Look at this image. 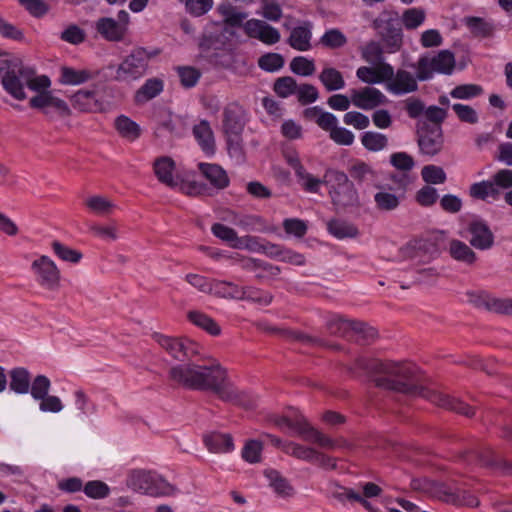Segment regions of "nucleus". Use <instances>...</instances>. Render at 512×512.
<instances>
[{
  "mask_svg": "<svg viewBox=\"0 0 512 512\" xmlns=\"http://www.w3.org/2000/svg\"><path fill=\"white\" fill-rule=\"evenodd\" d=\"M114 128L121 138L129 142H135L142 134L140 125L124 114L116 117Z\"/></svg>",
  "mask_w": 512,
  "mask_h": 512,
  "instance_id": "a878e982",
  "label": "nucleus"
},
{
  "mask_svg": "<svg viewBox=\"0 0 512 512\" xmlns=\"http://www.w3.org/2000/svg\"><path fill=\"white\" fill-rule=\"evenodd\" d=\"M129 23V13L125 10H120L116 18H99L95 23V29L103 39L110 42H120L127 35Z\"/></svg>",
  "mask_w": 512,
  "mask_h": 512,
  "instance_id": "423d86ee",
  "label": "nucleus"
},
{
  "mask_svg": "<svg viewBox=\"0 0 512 512\" xmlns=\"http://www.w3.org/2000/svg\"><path fill=\"white\" fill-rule=\"evenodd\" d=\"M51 388V381L45 375H37L32 382H30L29 392L34 400L45 398L49 394Z\"/></svg>",
  "mask_w": 512,
  "mask_h": 512,
  "instance_id": "09e8293b",
  "label": "nucleus"
},
{
  "mask_svg": "<svg viewBox=\"0 0 512 512\" xmlns=\"http://www.w3.org/2000/svg\"><path fill=\"white\" fill-rule=\"evenodd\" d=\"M426 19V13L421 8L406 9L401 17V22L405 29L415 30L419 28Z\"/></svg>",
  "mask_w": 512,
  "mask_h": 512,
  "instance_id": "a18cd8bd",
  "label": "nucleus"
},
{
  "mask_svg": "<svg viewBox=\"0 0 512 512\" xmlns=\"http://www.w3.org/2000/svg\"><path fill=\"white\" fill-rule=\"evenodd\" d=\"M298 181L303 187V189L310 193H317L320 189L321 184L324 183V179H319L309 172L306 169H303L297 175Z\"/></svg>",
  "mask_w": 512,
  "mask_h": 512,
  "instance_id": "338daca9",
  "label": "nucleus"
},
{
  "mask_svg": "<svg viewBox=\"0 0 512 512\" xmlns=\"http://www.w3.org/2000/svg\"><path fill=\"white\" fill-rule=\"evenodd\" d=\"M311 30L312 24L310 22H304L303 24L293 28L288 39L289 45L298 51L310 50L312 38Z\"/></svg>",
  "mask_w": 512,
  "mask_h": 512,
  "instance_id": "b1692460",
  "label": "nucleus"
},
{
  "mask_svg": "<svg viewBox=\"0 0 512 512\" xmlns=\"http://www.w3.org/2000/svg\"><path fill=\"white\" fill-rule=\"evenodd\" d=\"M352 104L362 110H372L388 103V98L379 89L365 86L350 90Z\"/></svg>",
  "mask_w": 512,
  "mask_h": 512,
  "instance_id": "ddd939ff",
  "label": "nucleus"
},
{
  "mask_svg": "<svg viewBox=\"0 0 512 512\" xmlns=\"http://www.w3.org/2000/svg\"><path fill=\"white\" fill-rule=\"evenodd\" d=\"M35 92L37 95L30 99V107L40 109L46 115L57 114L62 117L70 115L71 111L67 103L54 96L51 91H48V89Z\"/></svg>",
  "mask_w": 512,
  "mask_h": 512,
  "instance_id": "9d476101",
  "label": "nucleus"
},
{
  "mask_svg": "<svg viewBox=\"0 0 512 512\" xmlns=\"http://www.w3.org/2000/svg\"><path fill=\"white\" fill-rule=\"evenodd\" d=\"M204 443L213 453H228L234 449L232 437L228 434L211 433L204 437Z\"/></svg>",
  "mask_w": 512,
  "mask_h": 512,
  "instance_id": "7c9ffc66",
  "label": "nucleus"
},
{
  "mask_svg": "<svg viewBox=\"0 0 512 512\" xmlns=\"http://www.w3.org/2000/svg\"><path fill=\"white\" fill-rule=\"evenodd\" d=\"M188 319L195 326L205 330L213 336H218L221 333V328L214 319L200 311H190L188 313Z\"/></svg>",
  "mask_w": 512,
  "mask_h": 512,
  "instance_id": "58836bf2",
  "label": "nucleus"
},
{
  "mask_svg": "<svg viewBox=\"0 0 512 512\" xmlns=\"http://www.w3.org/2000/svg\"><path fill=\"white\" fill-rule=\"evenodd\" d=\"M175 163L167 156L157 158L154 162V172L158 180L171 187L176 188L179 185L177 178L174 177Z\"/></svg>",
  "mask_w": 512,
  "mask_h": 512,
  "instance_id": "5701e85b",
  "label": "nucleus"
},
{
  "mask_svg": "<svg viewBox=\"0 0 512 512\" xmlns=\"http://www.w3.org/2000/svg\"><path fill=\"white\" fill-rule=\"evenodd\" d=\"M242 288L233 282L214 280L211 295L224 299L243 300Z\"/></svg>",
  "mask_w": 512,
  "mask_h": 512,
  "instance_id": "72a5a7b5",
  "label": "nucleus"
},
{
  "mask_svg": "<svg viewBox=\"0 0 512 512\" xmlns=\"http://www.w3.org/2000/svg\"><path fill=\"white\" fill-rule=\"evenodd\" d=\"M391 179L398 183L399 192L392 191L391 189H385L383 187L380 188V190L374 195V201L376 207L381 211H392L398 208L406 187L411 183V180L407 175H393Z\"/></svg>",
  "mask_w": 512,
  "mask_h": 512,
  "instance_id": "6e6552de",
  "label": "nucleus"
},
{
  "mask_svg": "<svg viewBox=\"0 0 512 512\" xmlns=\"http://www.w3.org/2000/svg\"><path fill=\"white\" fill-rule=\"evenodd\" d=\"M37 282L44 288L54 290L60 282V271L48 256H41L32 262Z\"/></svg>",
  "mask_w": 512,
  "mask_h": 512,
  "instance_id": "9b49d317",
  "label": "nucleus"
},
{
  "mask_svg": "<svg viewBox=\"0 0 512 512\" xmlns=\"http://www.w3.org/2000/svg\"><path fill=\"white\" fill-rule=\"evenodd\" d=\"M273 422L279 429L288 432L291 435L303 436L308 426L304 416L295 409H291L283 416L276 417Z\"/></svg>",
  "mask_w": 512,
  "mask_h": 512,
  "instance_id": "aec40b11",
  "label": "nucleus"
},
{
  "mask_svg": "<svg viewBox=\"0 0 512 512\" xmlns=\"http://www.w3.org/2000/svg\"><path fill=\"white\" fill-rule=\"evenodd\" d=\"M265 476L268 479L270 486L278 495L287 497L293 494L292 486L280 475L278 471L266 470Z\"/></svg>",
  "mask_w": 512,
  "mask_h": 512,
  "instance_id": "79ce46f5",
  "label": "nucleus"
},
{
  "mask_svg": "<svg viewBox=\"0 0 512 512\" xmlns=\"http://www.w3.org/2000/svg\"><path fill=\"white\" fill-rule=\"evenodd\" d=\"M244 127V110L237 103L228 104L223 112V129L225 134H241Z\"/></svg>",
  "mask_w": 512,
  "mask_h": 512,
  "instance_id": "412c9836",
  "label": "nucleus"
},
{
  "mask_svg": "<svg viewBox=\"0 0 512 512\" xmlns=\"http://www.w3.org/2000/svg\"><path fill=\"white\" fill-rule=\"evenodd\" d=\"M1 83L4 90L14 99L22 101L27 98L25 88L32 91L48 89L51 86L49 77L36 76L30 69L8 68L1 75Z\"/></svg>",
  "mask_w": 512,
  "mask_h": 512,
  "instance_id": "7ed1b4c3",
  "label": "nucleus"
},
{
  "mask_svg": "<svg viewBox=\"0 0 512 512\" xmlns=\"http://www.w3.org/2000/svg\"><path fill=\"white\" fill-rule=\"evenodd\" d=\"M385 53L383 47L375 41L366 44L361 51L362 58L369 64L376 65L384 63L383 54Z\"/></svg>",
  "mask_w": 512,
  "mask_h": 512,
  "instance_id": "864d4df0",
  "label": "nucleus"
},
{
  "mask_svg": "<svg viewBox=\"0 0 512 512\" xmlns=\"http://www.w3.org/2000/svg\"><path fill=\"white\" fill-rule=\"evenodd\" d=\"M238 261H240L242 268L249 271L262 269L272 276H276L280 273L279 267L273 266L255 258L239 257Z\"/></svg>",
  "mask_w": 512,
  "mask_h": 512,
  "instance_id": "bf43d9fd",
  "label": "nucleus"
},
{
  "mask_svg": "<svg viewBox=\"0 0 512 512\" xmlns=\"http://www.w3.org/2000/svg\"><path fill=\"white\" fill-rule=\"evenodd\" d=\"M302 438L305 441L317 444L321 448L324 449H337V448H343L347 446L346 441L344 440H336L332 439L331 437L323 434L322 432L318 431L317 429L313 428L308 424Z\"/></svg>",
  "mask_w": 512,
  "mask_h": 512,
  "instance_id": "bb28decb",
  "label": "nucleus"
},
{
  "mask_svg": "<svg viewBox=\"0 0 512 512\" xmlns=\"http://www.w3.org/2000/svg\"><path fill=\"white\" fill-rule=\"evenodd\" d=\"M89 231L104 241H115L118 239V227L115 223L106 225L94 223L89 226Z\"/></svg>",
  "mask_w": 512,
  "mask_h": 512,
  "instance_id": "5fc2aeb1",
  "label": "nucleus"
},
{
  "mask_svg": "<svg viewBox=\"0 0 512 512\" xmlns=\"http://www.w3.org/2000/svg\"><path fill=\"white\" fill-rule=\"evenodd\" d=\"M309 113L316 118V124L323 130L328 131L329 134L338 125V119L334 114L322 111L318 107H313L309 110Z\"/></svg>",
  "mask_w": 512,
  "mask_h": 512,
  "instance_id": "8fccbe9b",
  "label": "nucleus"
},
{
  "mask_svg": "<svg viewBox=\"0 0 512 512\" xmlns=\"http://www.w3.org/2000/svg\"><path fill=\"white\" fill-rule=\"evenodd\" d=\"M392 75V66L389 63H380L373 67L361 66L356 71L357 78L369 85L385 83Z\"/></svg>",
  "mask_w": 512,
  "mask_h": 512,
  "instance_id": "6ab92c4d",
  "label": "nucleus"
},
{
  "mask_svg": "<svg viewBox=\"0 0 512 512\" xmlns=\"http://www.w3.org/2000/svg\"><path fill=\"white\" fill-rule=\"evenodd\" d=\"M302 438L305 441L317 444L321 448L324 449H337V448H343L347 446L346 441L344 440H336L332 439L331 437L323 434L322 432L318 431L317 429L313 428L308 424Z\"/></svg>",
  "mask_w": 512,
  "mask_h": 512,
  "instance_id": "cd10ccee",
  "label": "nucleus"
},
{
  "mask_svg": "<svg viewBox=\"0 0 512 512\" xmlns=\"http://www.w3.org/2000/svg\"><path fill=\"white\" fill-rule=\"evenodd\" d=\"M169 378L186 388L210 390L224 401L245 404L243 394L228 379L225 368L218 362L211 365L177 364L170 368Z\"/></svg>",
  "mask_w": 512,
  "mask_h": 512,
  "instance_id": "f257e3e1",
  "label": "nucleus"
},
{
  "mask_svg": "<svg viewBox=\"0 0 512 512\" xmlns=\"http://www.w3.org/2000/svg\"><path fill=\"white\" fill-rule=\"evenodd\" d=\"M258 66L267 72H276L284 66V58L279 53H266L258 59Z\"/></svg>",
  "mask_w": 512,
  "mask_h": 512,
  "instance_id": "4d7b16f0",
  "label": "nucleus"
},
{
  "mask_svg": "<svg viewBox=\"0 0 512 512\" xmlns=\"http://www.w3.org/2000/svg\"><path fill=\"white\" fill-rule=\"evenodd\" d=\"M290 69L294 74L307 77L314 74L316 67L314 60L297 56L291 60Z\"/></svg>",
  "mask_w": 512,
  "mask_h": 512,
  "instance_id": "3c124183",
  "label": "nucleus"
},
{
  "mask_svg": "<svg viewBox=\"0 0 512 512\" xmlns=\"http://www.w3.org/2000/svg\"><path fill=\"white\" fill-rule=\"evenodd\" d=\"M83 491L89 498L103 499L109 495L110 488L100 480H92L84 485Z\"/></svg>",
  "mask_w": 512,
  "mask_h": 512,
  "instance_id": "052dcab7",
  "label": "nucleus"
},
{
  "mask_svg": "<svg viewBox=\"0 0 512 512\" xmlns=\"http://www.w3.org/2000/svg\"><path fill=\"white\" fill-rule=\"evenodd\" d=\"M327 227L330 234L338 239L352 238L358 234V230L353 224L343 220H331L328 222Z\"/></svg>",
  "mask_w": 512,
  "mask_h": 512,
  "instance_id": "c03bdc74",
  "label": "nucleus"
},
{
  "mask_svg": "<svg viewBox=\"0 0 512 512\" xmlns=\"http://www.w3.org/2000/svg\"><path fill=\"white\" fill-rule=\"evenodd\" d=\"M470 195L480 200H487L489 198L496 199L499 196V190L494 182L482 181L474 183L470 187Z\"/></svg>",
  "mask_w": 512,
  "mask_h": 512,
  "instance_id": "37998d69",
  "label": "nucleus"
},
{
  "mask_svg": "<svg viewBox=\"0 0 512 512\" xmlns=\"http://www.w3.org/2000/svg\"><path fill=\"white\" fill-rule=\"evenodd\" d=\"M155 339L171 357L180 361L198 353L197 344L186 338H173L157 334Z\"/></svg>",
  "mask_w": 512,
  "mask_h": 512,
  "instance_id": "1a4fd4ad",
  "label": "nucleus"
},
{
  "mask_svg": "<svg viewBox=\"0 0 512 512\" xmlns=\"http://www.w3.org/2000/svg\"><path fill=\"white\" fill-rule=\"evenodd\" d=\"M247 232H265L267 226L264 219L257 215L237 214L229 211L223 218Z\"/></svg>",
  "mask_w": 512,
  "mask_h": 512,
  "instance_id": "4be33fe9",
  "label": "nucleus"
},
{
  "mask_svg": "<svg viewBox=\"0 0 512 512\" xmlns=\"http://www.w3.org/2000/svg\"><path fill=\"white\" fill-rule=\"evenodd\" d=\"M422 179L428 184H442L446 181L443 168L436 165H426L421 170Z\"/></svg>",
  "mask_w": 512,
  "mask_h": 512,
  "instance_id": "e2e57ef3",
  "label": "nucleus"
},
{
  "mask_svg": "<svg viewBox=\"0 0 512 512\" xmlns=\"http://www.w3.org/2000/svg\"><path fill=\"white\" fill-rule=\"evenodd\" d=\"M350 176L359 183L373 182L377 178L376 172L363 161H355L349 168Z\"/></svg>",
  "mask_w": 512,
  "mask_h": 512,
  "instance_id": "a19ab883",
  "label": "nucleus"
},
{
  "mask_svg": "<svg viewBox=\"0 0 512 512\" xmlns=\"http://www.w3.org/2000/svg\"><path fill=\"white\" fill-rule=\"evenodd\" d=\"M94 74L87 69L64 66L60 69V82L64 85H80L93 79Z\"/></svg>",
  "mask_w": 512,
  "mask_h": 512,
  "instance_id": "473e14b6",
  "label": "nucleus"
},
{
  "mask_svg": "<svg viewBox=\"0 0 512 512\" xmlns=\"http://www.w3.org/2000/svg\"><path fill=\"white\" fill-rule=\"evenodd\" d=\"M245 34L253 39H257L266 45H274L281 39L279 30L266 21L260 19H249L243 24Z\"/></svg>",
  "mask_w": 512,
  "mask_h": 512,
  "instance_id": "4468645a",
  "label": "nucleus"
},
{
  "mask_svg": "<svg viewBox=\"0 0 512 512\" xmlns=\"http://www.w3.org/2000/svg\"><path fill=\"white\" fill-rule=\"evenodd\" d=\"M218 11L223 16L224 22L233 27L240 26L248 16L245 12L231 6H219Z\"/></svg>",
  "mask_w": 512,
  "mask_h": 512,
  "instance_id": "680f3d73",
  "label": "nucleus"
},
{
  "mask_svg": "<svg viewBox=\"0 0 512 512\" xmlns=\"http://www.w3.org/2000/svg\"><path fill=\"white\" fill-rule=\"evenodd\" d=\"M202 175L217 189H224L229 185V177L226 171L217 164L199 163Z\"/></svg>",
  "mask_w": 512,
  "mask_h": 512,
  "instance_id": "393cba45",
  "label": "nucleus"
},
{
  "mask_svg": "<svg viewBox=\"0 0 512 512\" xmlns=\"http://www.w3.org/2000/svg\"><path fill=\"white\" fill-rule=\"evenodd\" d=\"M358 364L375 375L374 381L377 386L391 390L404 391L406 381L414 374V366L409 363L361 359Z\"/></svg>",
  "mask_w": 512,
  "mask_h": 512,
  "instance_id": "f03ea898",
  "label": "nucleus"
},
{
  "mask_svg": "<svg viewBox=\"0 0 512 512\" xmlns=\"http://www.w3.org/2000/svg\"><path fill=\"white\" fill-rule=\"evenodd\" d=\"M163 81L159 78H150L137 90L135 101L137 103H145L163 91Z\"/></svg>",
  "mask_w": 512,
  "mask_h": 512,
  "instance_id": "c9c22d12",
  "label": "nucleus"
},
{
  "mask_svg": "<svg viewBox=\"0 0 512 512\" xmlns=\"http://www.w3.org/2000/svg\"><path fill=\"white\" fill-rule=\"evenodd\" d=\"M52 249L63 261L78 263L82 258V254L79 251L71 249L58 241L52 243Z\"/></svg>",
  "mask_w": 512,
  "mask_h": 512,
  "instance_id": "0e129e2a",
  "label": "nucleus"
},
{
  "mask_svg": "<svg viewBox=\"0 0 512 512\" xmlns=\"http://www.w3.org/2000/svg\"><path fill=\"white\" fill-rule=\"evenodd\" d=\"M362 145L370 151H381L388 145V138L378 132H365L361 138Z\"/></svg>",
  "mask_w": 512,
  "mask_h": 512,
  "instance_id": "de8ad7c7",
  "label": "nucleus"
},
{
  "mask_svg": "<svg viewBox=\"0 0 512 512\" xmlns=\"http://www.w3.org/2000/svg\"><path fill=\"white\" fill-rule=\"evenodd\" d=\"M330 196L334 205L339 207L353 206L358 203V193L353 183L340 187H331Z\"/></svg>",
  "mask_w": 512,
  "mask_h": 512,
  "instance_id": "c85d7f7f",
  "label": "nucleus"
},
{
  "mask_svg": "<svg viewBox=\"0 0 512 512\" xmlns=\"http://www.w3.org/2000/svg\"><path fill=\"white\" fill-rule=\"evenodd\" d=\"M283 451L297 459L312 463L316 450L310 447L303 446L295 442H286L283 445Z\"/></svg>",
  "mask_w": 512,
  "mask_h": 512,
  "instance_id": "49530a36",
  "label": "nucleus"
},
{
  "mask_svg": "<svg viewBox=\"0 0 512 512\" xmlns=\"http://www.w3.org/2000/svg\"><path fill=\"white\" fill-rule=\"evenodd\" d=\"M470 244L479 250L490 249L494 244V235L482 220H473L468 225Z\"/></svg>",
  "mask_w": 512,
  "mask_h": 512,
  "instance_id": "dca6fc26",
  "label": "nucleus"
},
{
  "mask_svg": "<svg viewBox=\"0 0 512 512\" xmlns=\"http://www.w3.org/2000/svg\"><path fill=\"white\" fill-rule=\"evenodd\" d=\"M71 104L74 109L81 112H103L107 109V103L103 101L100 90L95 87L91 90L81 89L71 97Z\"/></svg>",
  "mask_w": 512,
  "mask_h": 512,
  "instance_id": "f8f14e48",
  "label": "nucleus"
},
{
  "mask_svg": "<svg viewBox=\"0 0 512 512\" xmlns=\"http://www.w3.org/2000/svg\"><path fill=\"white\" fill-rule=\"evenodd\" d=\"M283 228L289 235L302 238L308 229L307 222L298 218H287L283 221Z\"/></svg>",
  "mask_w": 512,
  "mask_h": 512,
  "instance_id": "774afa93",
  "label": "nucleus"
},
{
  "mask_svg": "<svg viewBox=\"0 0 512 512\" xmlns=\"http://www.w3.org/2000/svg\"><path fill=\"white\" fill-rule=\"evenodd\" d=\"M10 389L17 394H27L30 389V373L26 368L17 367L10 371Z\"/></svg>",
  "mask_w": 512,
  "mask_h": 512,
  "instance_id": "f704fd0d",
  "label": "nucleus"
},
{
  "mask_svg": "<svg viewBox=\"0 0 512 512\" xmlns=\"http://www.w3.org/2000/svg\"><path fill=\"white\" fill-rule=\"evenodd\" d=\"M328 331L337 336H348L350 333L359 335L363 340L374 339L377 335L373 327L362 322L351 321L340 315H331L326 321Z\"/></svg>",
  "mask_w": 512,
  "mask_h": 512,
  "instance_id": "0eeeda50",
  "label": "nucleus"
},
{
  "mask_svg": "<svg viewBox=\"0 0 512 512\" xmlns=\"http://www.w3.org/2000/svg\"><path fill=\"white\" fill-rule=\"evenodd\" d=\"M319 80L327 91H337L345 87L342 73L333 67L324 68L319 74Z\"/></svg>",
  "mask_w": 512,
  "mask_h": 512,
  "instance_id": "4c0bfd02",
  "label": "nucleus"
},
{
  "mask_svg": "<svg viewBox=\"0 0 512 512\" xmlns=\"http://www.w3.org/2000/svg\"><path fill=\"white\" fill-rule=\"evenodd\" d=\"M85 205L91 212L99 216L110 215L116 207L112 201L100 195L88 197L85 200Z\"/></svg>",
  "mask_w": 512,
  "mask_h": 512,
  "instance_id": "ea45409f",
  "label": "nucleus"
},
{
  "mask_svg": "<svg viewBox=\"0 0 512 512\" xmlns=\"http://www.w3.org/2000/svg\"><path fill=\"white\" fill-rule=\"evenodd\" d=\"M417 75L414 76L412 73L399 69L397 72L392 67V75L386 81V89L394 95H404L417 91Z\"/></svg>",
  "mask_w": 512,
  "mask_h": 512,
  "instance_id": "2eb2a0df",
  "label": "nucleus"
},
{
  "mask_svg": "<svg viewBox=\"0 0 512 512\" xmlns=\"http://www.w3.org/2000/svg\"><path fill=\"white\" fill-rule=\"evenodd\" d=\"M157 55V50H147L143 47L133 49L117 66L114 78L124 83L143 78L148 72L150 61Z\"/></svg>",
  "mask_w": 512,
  "mask_h": 512,
  "instance_id": "20e7f679",
  "label": "nucleus"
},
{
  "mask_svg": "<svg viewBox=\"0 0 512 512\" xmlns=\"http://www.w3.org/2000/svg\"><path fill=\"white\" fill-rule=\"evenodd\" d=\"M320 43L327 48L337 49L346 45L347 37L339 29L332 28L321 36Z\"/></svg>",
  "mask_w": 512,
  "mask_h": 512,
  "instance_id": "603ef678",
  "label": "nucleus"
},
{
  "mask_svg": "<svg viewBox=\"0 0 512 512\" xmlns=\"http://www.w3.org/2000/svg\"><path fill=\"white\" fill-rule=\"evenodd\" d=\"M455 56L449 50H441L433 56L419 58L415 66L420 81L431 79L435 73L450 75L455 68Z\"/></svg>",
  "mask_w": 512,
  "mask_h": 512,
  "instance_id": "39448f33",
  "label": "nucleus"
},
{
  "mask_svg": "<svg viewBox=\"0 0 512 512\" xmlns=\"http://www.w3.org/2000/svg\"><path fill=\"white\" fill-rule=\"evenodd\" d=\"M75 407L82 416H89L96 411L94 403H92L89 397L81 389L74 392Z\"/></svg>",
  "mask_w": 512,
  "mask_h": 512,
  "instance_id": "69168bd1",
  "label": "nucleus"
},
{
  "mask_svg": "<svg viewBox=\"0 0 512 512\" xmlns=\"http://www.w3.org/2000/svg\"><path fill=\"white\" fill-rule=\"evenodd\" d=\"M297 87L296 80L290 76L278 78L274 83V91L281 98L296 95Z\"/></svg>",
  "mask_w": 512,
  "mask_h": 512,
  "instance_id": "6e6d98bb",
  "label": "nucleus"
},
{
  "mask_svg": "<svg viewBox=\"0 0 512 512\" xmlns=\"http://www.w3.org/2000/svg\"><path fill=\"white\" fill-rule=\"evenodd\" d=\"M423 396L440 407L453 410L468 417L474 415V411L470 406L440 391L426 390L423 392Z\"/></svg>",
  "mask_w": 512,
  "mask_h": 512,
  "instance_id": "a211bd4d",
  "label": "nucleus"
},
{
  "mask_svg": "<svg viewBox=\"0 0 512 512\" xmlns=\"http://www.w3.org/2000/svg\"><path fill=\"white\" fill-rule=\"evenodd\" d=\"M193 134L198 144L207 155L214 154V136L211 127L207 121H201L199 124L195 125L193 128Z\"/></svg>",
  "mask_w": 512,
  "mask_h": 512,
  "instance_id": "c756f323",
  "label": "nucleus"
},
{
  "mask_svg": "<svg viewBox=\"0 0 512 512\" xmlns=\"http://www.w3.org/2000/svg\"><path fill=\"white\" fill-rule=\"evenodd\" d=\"M482 92V87L477 84H462L452 89L450 96L454 99L468 100L481 95Z\"/></svg>",
  "mask_w": 512,
  "mask_h": 512,
  "instance_id": "13d9d810",
  "label": "nucleus"
},
{
  "mask_svg": "<svg viewBox=\"0 0 512 512\" xmlns=\"http://www.w3.org/2000/svg\"><path fill=\"white\" fill-rule=\"evenodd\" d=\"M449 254L454 260L469 265L476 260L474 251L466 243L456 239L449 242Z\"/></svg>",
  "mask_w": 512,
  "mask_h": 512,
  "instance_id": "e433bc0d",
  "label": "nucleus"
},
{
  "mask_svg": "<svg viewBox=\"0 0 512 512\" xmlns=\"http://www.w3.org/2000/svg\"><path fill=\"white\" fill-rule=\"evenodd\" d=\"M153 478L154 474L150 472L133 470L128 475L127 486L134 491L149 494L151 485L153 484Z\"/></svg>",
  "mask_w": 512,
  "mask_h": 512,
  "instance_id": "2f4dec72",
  "label": "nucleus"
},
{
  "mask_svg": "<svg viewBox=\"0 0 512 512\" xmlns=\"http://www.w3.org/2000/svg\"><path fill=\"white\" fill-rule=\"evenodd\" d=\"M443 143V132L440 126L422 130L418 139L420 151L428 156L438 154L442 150Z\"/></svg>",
  "mask_w": 512,
  "mask_h": 512,
  "instance_id": "f3484780",
  "label": "nucleus"
}]
</instances>
